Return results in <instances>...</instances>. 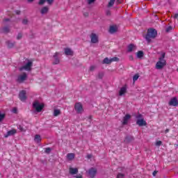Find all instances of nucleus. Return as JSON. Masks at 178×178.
<instances>
[{
	"instance_id": "50",
	"label": "nucleus",
	"mask_w": 178,
	"mask_h": 178,
	"mask_svg": "<svg viewBox=\"0 0 178 178\" xmlns=\"http://www.w3.org/2000/svg\"><path fill=\"white\" fill-rule=\"evenodd\" d=\"M84 16H88V13H84Z\"/></svg>"
},
{
	"instance_id": "25",
	"label": "nucleus",
	"mask_w": 178,
	"mask_h": 178,
	"mask_svg": "<svg viewBox=\"0 0 178 178\" xmlns=\"http://www.w3.org/2000/svg\"><path fill=\"white\" fill-rule=\"evenodd\" d=\"M35 143H40L41 141V136L35 135L34 138Z\"/></svg>"
},
{
	"instance_id": "24",
	"label": "nucleus",
	"mask_w": 178,
	"mask_h": 178,
	"mask_svg": "<svg viewBox=\"0 0 178 178\" xmlns=\"http://www.w3.org/2000/svg\"><path fill=\"white\" fill-rule=\"evenodd\" d=\"M59 115H60V109H54L53 115L56 117V116H59Z\"/></svg>"
},
{
	"instance_id": "33",
	"label": "nucleus",
	"mask_w": 178,
	"mask_h": 178,
	"mask_svg": "<svg viewBox=\"0 0 178 178\" xmlns=\"http://www.w3.org/2000/svg\"><path fill=\"white\" fill-rule=\"evenodd\" d=\"M161 145H162V141L159 140V141L156 142V147H161Z\"/></svg>"
},
{
	"instance_id": "44",
	"label": "nucleus",
	"mask_w": 178,
	"mask_h": 178,
	"mask_svg": "<svg viewBox=\"0 0 178 178\" xmlns=\"http://www.w3.org/2000/svg\"><path fill=\"white\" fill-rule=\"evenodd\" d=\"M129 60H134L133 56H129Z\"/></svg>"
},
{
	"instance_id": "1",
	"label": "nucleus",
	"mask_w": 178,
	"mask_h": 178,
	"mask_svg": "<svg viewBox=\"0 0 178 178\" xmlns=\"http://www.w3.org/2000/svg\"><path fill=\"white\" fill-rule=\"evenodd\" d=\"M165 53H162L161 57L159 58V61L156 63V69L161 70L166 66V60H165Z\"/></svg>"
},
{
	"instance_id": "34",
	"label": "nucleus",
	"mask_w": 178,
	"mask_h": 178,
	"mask_svg": "<svg viewBox=\"0 0 178 178\" xmlns=\"http://www.w3.org/2000/svg\"><path fill=\"white\" fill-rule=\"evenodd\" d=\"M117 178H124V175L122 173H118L117 175Z\"/></svg>"
},
{
	"instance_id": "42",
	"label": "nucleus",
	"mask_w": 178,
	"mask_h": 178,
	"mask_svg": "<svg viewBox=\"0 0 178 178\" xmlns=\"http://www.w3.org/2000/svg\"><path fill=\"white\" fill-rule=\"evenodd\" d=\"M174 19H176L177 20H178V13L174 15Z\"/></svg>"
},
{
	"instance_id": "54",
	"label": "nucleus",
	"mask_w": 178,
	"mask_h": 178,
	"mask_svg": "<svg viewBox=\"0 0 178 178\" xmlns=\"http://www.w3.org/2000/svg\"><path fill=\"white\" fill-rule=\"evenodd\" d=\"M14 113H16V109L13 110Z\"/></svg>"
},
{
	"instance_id": "7",
	"label": "nucleus",
	"mask_w": 178,
	"mask_h": 178,
	"mask_svg": "<svg viewBox=\"0 0 178 178\" xmlns=\"http://www.w3.org/2000/svg\"><path fill=\"white\" fill-rule=\"evenodd\" d=\"M74 109L76 113H83L84 109H83V105L81 103H76L74 105Z\"/></svg>"
},
{
	"instance_id": "47",
	"label": "nucleus",
	"mask_w": 178,
	"mask_h": 178,
	"mask_svg": "<svg viewBox=\"0 0 178 178\" xmlns=\"http://www.w3.org/2000/svg\"><path fill=\"white\" fill-rule=\"evenodd\" d=\"M106 15H107L108 16H109V15H111V11H107V12H106Z\"/></svg>"
},
{
	"instance_id": "45",
	"label": "nucleus",
	"mask_w": 178,
	"mask_h": 178,
	"mask_svg": "<svg viewBox=\"0 0 178 178\" xmlns=\"http://www.w3.org/2000/svg\"><path fill=\"white\" fill-rule=\"evenodd\" d=\"M157 173H158V171H154L153 176H156Z\"/></svg>"
},
{
	"instance_id": "53",
	"label": "nucleus",
	"mask_w": 178,
	"mask_h": 178,
	"mask_svg": "<svg viewBox=\"0 0 178 178\" xmlns=\"http://www.w3.org/2000/svg\"><path fill=\"white\" fill-rule=\"evenodd\" d=\"M5 22H9V19H6Z\"/></svg>"
},
{
	"instance_id": "17",
	"label": "nucleus",
	"mask_w": 178,
	"mask_h": 178,
	"mask_svg": "<svg viewBox=\"0 0 178 178\" xmlns=\"http://www.w3.org/2000/svg\"><path fill=\"white\" fill-rule=\"evenodd\" d=\"M45 2H47L49 5H51L52 2H54V0H40L39 5H44Z\"/></svg>"
},
{
	"instance_id": "11",
	"label": "nucleus",
	"mask_w": 178,
	"mask_h": 178,
	"mask_svg": "<svg viewBox=\"0 0 178 178\" xmlns=\"http://www.w3.org/2000/svg\"><path fill=\"white\" fill-rule=\"evenodd\" d=\"M170 106H177L178 105V101L177 98L173 97L172 98L169 102Z\"/></svg>"
},
{
	"instance_id": "10",
	"label": "nucleus",
	"mask_w": 178,
	"mask_h": 178,
	"mask_svg": "<svg viewBox=\"0 0 178 178\" xmlns=\"http://www.w3.org/2000/svg\"><path fill=\"white\" fill-rule=\"evenodd\" d=\"M90 41L92 44H97L98 42V35L95 33H92L90 35Z\"/></svg>"
},
{
	"instance_id": "49",
	"label": "nucleus",
	"mask_w": 178,
	"mask_h": 178,
	"mask_svg": "<svg viewBox=\"0 0 178 178\" xmlns=\"http://www.w3.org/2000/svg\"><path fill=\"white\" fill-rule=\"evenodd\" d=\"M165 133H169V129H165Z\"/></svg>"
},
{
	"instance_id": "31",
	"label": "nucleus",
	"mask_w": 178,
	"mask_h": 178,
	"mask_svg": "<svg viewBox=\"0 0 178 178\" xmlns=\"http://www.w3.org/2000/svg\"><path fill=\"white\" fill-rule=\"evenodd\" d=\"M138 77H140V76H138V74H135L133 77L134 81H137V80H138Z\"/></svg>"
},
{
	"instance_id": "39",
	"label": "nucleus",
	"mask_w": 178,
	"mask_h": 178,
	"mask_svg": "<svg viewBox=\"0 0 178 178\" xmlns=\"http://www.w3.org/2000/svg\"><path fill=\"white\" fill-rule=\"evenodd\" d=\"M95 2V0H88V5H91V3H94Z\"/></svg>"
},
{
	"instance_id": "30",
	"label": "nucleus",
	"mask_w": 178,
	"mask_h": 178,
	"mask_svg": "<svg viewBox=\"0 0 178 178\" xmlns=\"http://www.w3.org/2000/svg\"><path fill=\"white\" fill-rule=\"evenodd\" d=\"M97 67L95 66V65H91L90 67V69H89V70H90V72H94V70H95V68H96Z\"/></svg>"
},
{
	"instance_id": "13",
	"label": "nucleus",
	"mask_w": 178,
	"mask_h": 178,
	"mask_svg": "<svg viewBox=\"0 0 178 178\" xmlns=\"http://www.w3.org/2000/svg\"><path fill=\"white\" fill-rule=\"evenodd\" d=\"M16 133H17V130L11 129V130L8 131L7 132V134L6 135H4V136L6 138H8V137H9L10 136H15V134H16Z\"/></svg>"
},
{
	"instance_id": "41",
	"label": "nucleus",
	"mask_w": 178,
	"mask_h": 178,
	"mask_svg": "<svg viewBox=\"0 0 178 178\" xmlns=\"http://www.w3.org/2000/svg\"><path fill=\"white\" fill-rule=\"evenodd\" d=\"M86 158H87L88 159H91V158H92V155H91V154H88L87 156H86Z\"/></svg>"
},
{
	"instance_id": "38",
	"label": "nucleus",
	"mask_w": 178,
	"mask_h": 178,
	"mask_svg": "<svg viewBox=\"0 0 178 178\" xmlns=\"http://www.w3.org/2000/svg\"><path fill=\"white\" fill-rule=\"evenodd\" d=\"M29 23V20L27 19H24L22 20V24H27Z\"/></svg>"
},
{
	"instance_id": "3",
	"label": "nucleus",
	"mask_w": 178,
	"mask_h": 178,
	"mask_svg": "<svg viewBox=\"0 0 178 178\" xmlns=\"http://www.w3.org/2000/svg\"><path fill=\"white\" fill-rule=\"evenodd\" d=\"M33 108L38 113L41 112L42 109H44V104L40 103V102L35 100L33 103Z\"/></svg>"
},
{
	"instance_id": "43",
	"label": "nucleus",
	"mask_w": 178,
	"mask_h": 178,
	"mask_svg": "<svg viewBox=\"0 0 178 178\" xmlns=\"http://www.w3.org/2000/svg\"><path fill=\"white\" fill-rule=\"evenodd\" d=\"M18 129H19V130H20L21 131H23V127H22L21 125H19V126L18 127Z\"/></svg>"
},
{
	"instance_id": "9",
	"label": "nucleus",
	"mask_w": 178,
	"mask_h": 178,
	"mask_svg": "<svg viewBox=\"0 0 178 178\" xmlns=\"http://www.w3.org/2000/svg\"><path fill=\"white\" fill-rule=\"evenodd\" d=\"M19 97L20 101H22V102H24V101L27 99V97H26V90L21 91L19 92Z\"/></svg>"
},
{
	"instance_id": "40",
	"label": "nucleus",
	"mask_w": 178,
	"mask_h": 178,
	"mask_svg": "<svg viewBox=\"0 0 178 178\" xmlns=\"http://www.w3.org/2000/svg\"><path fill=\"white\" fill-rule=\"evenodd\" d=\"M104 77V73L101 72L99 74V79H102Z\"/></svg>"
},
{
	"instance_id": "12",
	"label": "nucleus",
	"mask_w": 178,
	"mask_h": 178,
	"mask_svg": "<svg viewBox=\"0 0 178 178\" xmlns=\"http://www.w3.org/2000/svg\"><path fill=\"white\" fill-rule=\"evenodd\" d=\"M131 118V115L127 114L122 119V124L126 125L129 123V120Z\"/></svg>"
},
{
	"instance_id": "16",
	"label": "nucleus",
	"mask_w": 178,
	"mask_h": 178,
	"mask_svg": "<svg viewBox=\"0 0 178 178\" xmlns=\"http://www.w3.org/2000/svg\"><path fill=\"white\" fill-rule=\"evenodd\" d=\"M117 31H118V26L113 25L110 26L109 33L111 34H115V33H116Z\"/></svg>"
},
{
	"instance_id": "27",
	"label": "nucleus",
	"mask_w": 178,
	"mask_h": 178,
	"mask_svg": "<svg viewBox=\"0 0 178 178\" xmlns=\"http://www.w3.org/2000/svg\"><path fill=\"white\" fill-rule=\"evenodd\" d=\"M6 44L8 48H13V47H15V42H12L11 41H7Z\"/></svg>"
},
{
	"instance_id": "48",
	"label": "nucleus",
	"mask_w": 178,
	"mask_h": 178,
	"mask_svg": "<svg viewBox=\"0 0 178 178\" xmlns=\"http://www.w3.org/2000/svg\"><path fill=\"white\" fill-rule=\"evenodd\" d=\"M141 114H139L136 118H137V119H140V118H141Z\"/></svg>"
},
{
	"instance_id": "4",
	"label": "nucleus",
	"mask_w": 178,
	"mask_h": 178,
	"mask_svg": "<svg viewBox=\"0 0 178 178\" xmlns=\"http://www.w3.org/2000/svg\"><path fill=\"white\" fill-rule=\"evenodd\" d=\"M33 66V62L29 61L25 65L19 67L20 72H23V70H26V72H30L31 70V67Z\"/></svg>"
},
{
	"instance_id": "52",
	"label": "nucleus",
	"mask_w": 178,
	"mask_h": 178,
	"mask_svg": "<svg viewBox=\"0 0 178 178\" xmlns=\"http://www.w3.org/2000/svg\"><path fill=\"white\" fill-rule=\"evenodd\" d=\"M34 0H28V2H33Z\"/></svg>"
},
{
	"instance_id": "2",
	"label": "nucleus",
	"mask_w": 178,
	"mask_h": 178,
	"mask_svg": "<svg viewBox=\"0 0 178 178\" xmlns=\"http://www.w3.org/2000/svg\"><path fill=\"white\" fill-rule=\"evenodd\" d=\"M157 35L158 32H156V30L152 29H148L147 34L145 36L147 42H150L151 38H155V37H156Z\"/></svg>"
},
{
	"instance_id": "18",
	"label": "nucleus",
	"mask_w": 178,
	"mask_h": 178,
	"mask_svg": "<svg viewBox=\"0 0 178 178\" xmlns=\"http://www.w3.org/2000/svg\"><path fill=\"white\" fill-rule=\"evenodd\" d=\"M70 175H77L79 173V170L77 168H73L72 167L70 168Z\"/></svg>"
},
{
	"instance_id": "35",
	"label": "nucleus",
	"mask_w": 178,
	"mask_h": 178,
	"mask_svg": "<svg viewBox=\"0 0 178 178\" xmlns=\"http://www.w3.org/2000/svg\"><path fill=\"white\" fill-rule=\"evenodd\" d=\"M44 152H46V154H49V152H51V147L46 148Z\"/></svg>"
},
{
	"instance_id": "46",
	"label": "nucleus",
	"mask_w": 178,
	"mask_h": 178,
	"mask_svg": "<svg viewBox=\"0 0 178 178\" xmlns=\"http://www.w3.org/2000/svg\"><path fill=\"white\" fill-rule=\"evenodd\" d=\"M15 13L16 15H20V10H16Z\"/></svg>"
},
{
	"instance_id": "14",
	"label": "nucleus",
	"mask_w": 178,
	"mask_h": 178,
	"mask_svg": "<svg viewBox=\"0 0 178 178\" xmlns=\"http://www.w3.org/2000/svg\"><path fill=\"white\" fill-rule=\"evenodd\" d=\"M136 124H138V126H140V127L143 126H147V122H145V120H144V119H138L136 121Z\"/></svg>"
},
{
	"instance_id": "29",
	"label": "nucleus",
	"mask_w": 178,
	"mask_h": 178,
	"mask_svg": "<svg viewBox=\"0 0 178 178\" xmlns=\"http://www.w3.org/2000/svg\"><path fill=\"white\" fill-rule=\"evenodd\" d=\"M111 63H112V62H118V61H119V58L113 57V58H111Z\"/></svg>"
},
{
	"instance_id": "15",
	"label": "nucleus",
	"mask_w": 178,
	"mask_h": 178,
	"mask_svg": "<svg viewBox=\"0 0 178 178\" xmlns=\"http://www.w3.org/2000/svg\"><path fill=\"white\" fill-rule=\"evenodd\" d=\"M126 92H127V87L126 86H124L120 89V92H119L120 97L124 95V94H126Z\"/></svg>"
},
{
	"instance_id": "37",
	"label": "nucleus",
	"mask_w": 178,
	"mask_h": 178,
	"mask_svg": "<svg viewBox=\"0 0 178 178\" xmlns=\"http://www.w3.org/2000/svg\"><path fill=\"white\" fill-rule=\"evenodd\" d=\"M3 33H8V31H9V28H8V27H4V28L3 29Z\"/></svg>"
},
{
	"instance_id": "28",
	"label": "nucleus",
	"mask_w": 178,
	"mask_h": 178,
	"mask_svg": "<svg viewBox=\"0 0 178 178\" xmlns=\"http://www.w3.org/2000/svg\"><path fill=\"white\" fill-rule=\"evenodd\" d=\"M115 1L116 0H110V1L108 2V7L111 8V7H112L113 5H115Z\"/></svg>"
},
{
	"instance_id": "22",
	"label": "nucleus",
	"mask_w": 178,
	"mask_h": 178,
	"mask_svg": "<svg viewBox=\"0 0 178 178\" xmlns=\"http://www.w3.org/2000/svg\"><path fill=\"white\" fill-rule=\"evenodd\" d=\"M65 54L67 56H72L73 55V51H72V49L67 48V49H65Z\"/></svg>"
},
{
	"instance_id": "19",
	"label": "nucleus",
	"mask_w": 178,
	"mask_h": 178,
	"mask_svg": "<svg viewBox=\"0 0 178 178\" xmlns=\"http://www.w3.org/2000/svg\"><path fill=\"white\" fill-rule=\"evenodd\" d=\"M48 10H49V8H48V7H43L40 10V13L42 15H47V13H48Z\"/></svg>"
},
{
	"instance_id": "8",
	"label": "nucleus",
	"mask_w": 178,
	"mask_h": 178,
	"mask_svg": "<svg viewBox=\"0 0 178 178\" xmlns=\"http://www.w3.org/2000/svg\"><path fill=\"white\" fill-rule=\"evenodd\" d=\"M87 173L90 178H94L95 177V175H97V170L94 168H91L90 169L88 170Z\"/></svg>"
},
{
	"instance_id": "23",
	"label": "nucleus",
	"mask_w": 178,
	"mask_h": 178,
	"mask_svg": "<svg viewBox=\"0 0 178 178\" xmlns=\"http://www.w3.org/2000/svg\"><path fill=\"white\" fill-rule=\"evenodd\" d=\"M102 63L106 64V65H111V63H112L111 58L109 59L108 58H105L103 60Z\"/></svg>"
},
{
	"instance_id": "21",
	"label": "nucleus",
	"mask_w": 178,
	"mask_h": 178,
	"mask_svg": "<svg viewBox=\"0 0 178 178\" xmlns=\"http://www.w3.org/2000/svg\"><path fill=\"white\" fill-rule=\"evenodd\" d=\"M67 159L68 161H73L74 159V153H69L67 154Z\"/></svg>"
},
{
	"instance_id": "20",
	"label": "nucleus",
	"mask_w": 178,
	"mask_h": 178,
	"mask_svg": "<svg viewBox=\"0 0 178 178\" xmlns=\"http://www.w3.org/2000/svg\"><path fill=\"white\" fill-rule=\"evenodd\" d=\"M136 47L134 46V44H129L128 46V52H133V51H136Z\"/></svg>"
},
{
	"instance_id": "36",
	"label": "nucleus",
	"mask_w": 178,
	"mask_h": 178,
	"mask_svg": "<svg viewBox=\"0 0 178 178\" xmlns=\"http://www.w3.org/2000/svg\"><path fill=\"white\" fill-rule=\"evenodd\" d=\"M172 30H173V28L172 26H168L167 29H166V32L167 33H169V31H172Z\"/></svg>"
},
{
	"instance_id": "6",
	"label": "nucleus",
	"mask_w": 178,
	"mask_h": 178,
	"mask_svg": "<svg viewBox=\"0 0 178 178\" xmlns=\"http://www.w3.org/2000/svg\"><path fill=\"white\" fill-rule=\"evenodd\" d=\"M60 52H56L53 56V65H59L60 60L59 59Z\"/></svg>"
},
{
	"instance_id": "51",
	"label": "nucleus",
	"mask_w": 178,
	"mask_h": 178,
	"mask_svg": "<svg viewBox=\"0 0 178 178\" xmlns=\"http://www.w3.org/2000/svg\"><path fill=\"white\" fill-rule=\"evenodd\" d=\"M76 178H83L81 176L76 177Z\"/></svg>"
},
{
	"instance_id": "5",
	"label": "nucleus",
	"mask_w": 178,
	"mask_h": 178,
	"mask_svg": "<svg viewBox=\"0 0 178 178\" xmlns=\"http://www.w3.org/2000/svg\"><path fill=\"white\" fill-rule=\"evenodd\" d=\"M27 80V74L25 72H23L22 74L18 75L17 81V83H24Z\"/></svg>"
},
{
	"instance_id": "32",
	"label": "nucleus",
	"mask_w": 178,
	"mask_h": 178,
	"mask_svg": "<svg viewBox=\"0 0 178 178\" xmlns=\"http://www.w3.org/2000/svg\"><path fill=\"white\" fill-rule=\"evenodd\" d=\"M22 37H23V34L18 33V35H17V40H22Z\"/></svg>"
},
{
	"instance_id": "26",
	"label": "nucleus",
	"mask_w": 178,
	"mask_h": 178,
	"mask_svg": "<svg viewBox=\"0 0 178 178\" xmlns=\"http://www.w3.org/2000/svg\"><path fill=\"white\" fill-rule=\"evenodd\" d=\"M136 56H137V58L140 59V58H143V56H144V52H143V51H138L137 54H136Z\"/></svg>"
}]
</instances>
